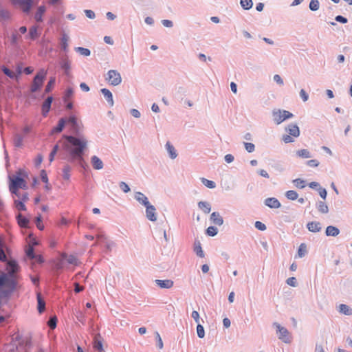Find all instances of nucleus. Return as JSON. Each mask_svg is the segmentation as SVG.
<instances>
[{
	"instance_id": "1",
	"label": "nucleus",
	"mask_w": 352,
	"mask_h": 352,
	"mask_svg": "<svg viewBox=\"0 0 352 352\" xmlns=\"http://www.w3.org/2000/svg\"><path fill=\"white\" fill-rule=\"evenodd\" d=\"M65 139L63 146L64 149L70 155L72 159L82 160V153L87 147V141L83 138L64 135Z\"/></svg>"
},
{
	"instance_id": "2",
	"label": "nucleus",
	"mask_w": 352,
	"mask_h": 352,
	"mask_svg": "<svg viewBox=\"0 0 352 352\" xmlns=\"http://www.w3.org/2000/svg\"><path fill=\"white\" fill-rule=\"evenodd\" d=\"M28 178V173L25 169H19L14 175L9 176V190L11 193L18 195L20 188L27 189L26 179Z\"/></svg>"
},
{
	"instance_id": "3",
	"label": "nucleus",
	"mask_w": 352,
	"mask_h": 352,
	"mask_svg": "<svg viewBox=\"0 0 352 352\" xmlns=\"http://www.w3.org/2000/svg\"><path fill=\"white\" fill-rule=\"evenodd\" d=\"M286 132L289 134L284 135L282 140L285 143H291L294 141V138H298L300 135V129L296 124H290L285 128Z\"/></svg>"
},
{
	"instance_id": "4",
	"label": "nucleus",
	"mask_w": 352,
	"mask_h": 352,
	"mask_svg": "<svg viewBox=\"0 0 352 352\" xmlns=\"http://www.w3.org/2000/svg\"><path fill=\"white\" fill-rule=\"evenodd\" d=\"M47 72L44 69H41L37 73V74L34 78L32 85L31 86L32 92H36L42 87Z\"/></svg>"
},
{
	"instance_id": "5",
	"label": "nucleus",
	"mask_w": 352,
	"mask_h": 352,
	"mask_svg": "<svg viewBox=\"0 0 352 352\" xmlns=\"http://www.w3.org/2000/svg\"><path fill=\"white\" fill-rule=\"evenodd\" d=\"M273 120L276 124H280L287 119L292 118L294 115L286 110H274L272 112Z\"/></svg>"
},
{
	"instance_id": "6",
	"label": "nucleus",
	"mask_w": 352,
	"mask_h": 352,
	"mask_svg": "<svg viewBox=\"0 0 352 352\" xmlns=\"http://www.w3.org/2000/svg\"><path fill=\"white\" fill-rule=\"evenodd\" d=\"M274 326L276 327L278 338L285 343L291 342L292 336L288 330L278 323H274Z\"/></svg>"
},
{
	"instance_id": "7",
	"label": "nucleus",
	"mask_w": 352,
	"mask_h": 352,
	"mask_svg": "<svg viewBox=\"0 0 352 352\" xmlns=\"http://www.w3.org/2000/svg\"><path fill=\"white\" fill-rule=\"evenodd\" d=\"M106 80L110 85L113 86H117L122 82L120 74L118 71L113 69L108 72Z\"/></svg>"
},
{
	"instance_id": "8",
	"label": "nucleus",
	"mask_w": 352,
	"mask_h": 352,
	"mask_svg": "<svg viewBox=\"0 0 352 352\" xmlns=\"http://www.w3.org/2000/svg\"><path fill=\"white\" fill-rule=\"evenodd\" d=\"M12 1L14 5L19 6L25 12H29L32 6V0H12Z\"/></svg>"
},
{
	"instance_id": "9",
	"label": "nucleus",
	"mask_w": 352,
	"mask_h": 352,
	"mask_svg": "<svg viewBox=\"0 0 352 352\" xmlns=\"http://www.w3.org/2000/svg\"><path fill=\"white\" fill-rule=\"evenodd\" d=\"M146 207V217L151 221H155L157 219L155 214V208L150 204Z\"/></svg>"
},
{
	"instance_id": "10",
	"label": "nucleus",
	"mask_w": 352,
	"mask_h": 352,
	"mask_svg": "<svg viewBox=\"0 0 352 352\" xmlns=\"http://www.w3.org/2000/svg\"><path fill=\"white\" fill-rule=\"evenodd\" d=\"M155 283L160 288L170 289L173 287L174 282L172 280H155Z\"/></svg>"
},
{
	"instance_id": "11",
	"label": "nucleus",
	"mask_w": 352,
	"mask_h": 352,
	"mask_svg": "<svg viewBox=\"0 0 352 352\" xmlns=\"http://www.w3.org/2000/svg\"><path fill=\"white\" fill-rule=\"evenodd\" d=\"M265 204L270 208H278L280 207V203L276 198L274 197L267 198L265 200Z\"/></svg>"
},
{
	"instance_id": "12",
	"label": "nucleus",
	"mask_w": 352,
	"mask_h": 352,
	"mask_svg": "<svg viewBox=\"0 0 352 352\" xmlns=\"http://www.w3.org/2000/svg\"><path fill=\"white\" fill-rule=\"evenodd\" d=\"M91 163L93 168L96 170H100L103 168L104 166L102 161L96 155L91 157Z\"/></svg>"
},
{
	"instance_id": "13",
	"label": "nucleus",
	"mask_w": 352,
	"mask_h": 352,
	"mask_svg": "<svg viewBox=\"0 0 352 352\" xmlns=\"http://www.w3.org/2000/svg\"><path fill=\"white\" fill-rule=\"evenodd\" d=\"M338 311L345 316H351L352 315V308L349 305L345 304H340L338 307Z\"/></svg>"
},
{
	"instance_id": "14",
	"label": "nucleus",
	"mask_w": 352,
	"mask_h": 352,
	"mask_svg": "<svg viewBox=\"0 0 352 352\" xmlns=\"http://www.w3.org/2000/svg\"><path fill=\"white\" fill-rule=\"evenodd\" d=\"M211 221L217 226H221L223 223V218L219 212H214L210 215Z\"/></svg>"
},
{
	"instance_id": "15",
	"label": "nucleus",
	"mask_w": 352,
	"mask_h": 352,
	"mask_svg": "<svg viewBox=\"0 0 352 352\" xmlns=\"http://www.w3.org/2000/svg\"><path fill=\"white\" fill-rule=\"evenodd\" d=\"M135 198L140 204H142L144 206H146L150 204L148 200V198L143 193H142L140 192H137L135 193Z\"/></svg>"
},
{
	"instance_id": "16",
	"label": "nucleus",
	"mask_w": 352,
	"mask_h": 352,
	"mask_svg": "<svg viewBox=\"0 0 352 352\" xmlns=\"http://www.w3.org/2000/svg\"><path fill=\"white\" fill-rule=\"evenodd\" d=\"M40 175H41V180L45 184V189L47 191H50L52 189V186H51L50 184L49 183L48 177H47L46 171L45 170H42L41 171Z\"/></svg>"
},
{
	"instance_id": "17",
	"label": "nucleus",
	"mask_w": 352,
	"mask_h": 352,
	"mask_svg": "<svg viewBox=\"0 0 352 352\" xmlns=\"http://www.w3.org/2000/svg\"><path fill=\"white\" fill-rule=\"evenodd\" d=\"M101 92L103 94V96H104V98H106L107 102L110 104V106H113V96H112L111 92L106 88L102 89Z\"/></svg>"
},
{
	"instance_id": "18",
	"label": "nucleus",
	"mask_w": 352,
	"mask_h": 352,
	"mask_svg": "<svg viewBox=\"0 0 352 352\" xmlns=\"http://www.w3.org/2000/svg\"><path fill=\"white\" fill-rule=\"evenodd\" d=\"M52 97H48L45 101L43 102L42 105V111L43 114L44 116H46V114L49 112L51 107V104L52 102Z\"/></svg>"
},
{
	"instance_id": "19",
	"label": "nucleus",
	"mask_w": 352,
	"mask_h": 352,
	"mask_svg": "<svg viewBox=\"0 0 352 352\" xmlns=\"http://www.w3.org/2000/svg\"><path fill=\"white\" fill-rule=\"evenodd\" d=\"M16 219H17L18 224L19 225L20 227H21V228H28V227L29 220L26 217L23 216L21 214L19 213L16 216Z\"/></svg>"
},
{
	"instance_id": "20",
	"label": "nucleus",
	"mask_w": 352,
	"mask_h": 352,
	"mask_svg": "<svg viewBox=\"0 0 352 352\" xmlns=\"http://www.w3.org/2000/svg\"><path fill=\"white\" fill-rule=\"evenodd\" d=\"M66 122L71 124L74 131H77L79 130L80 126L76 116H70L67 120H66Z\"/></svg>"
},
{
	"instance_id": "21",
	"label": "nucleus",
	"mask_w": 352,
	"mask_h": 352,
	"mask_svg": "<svg viewBox=\"0 0 352 352\" xmlns=\"http://www.w3.org/2000/svg\"><path fill=\"white\" fill-rule=\"evenodd\" d=\"M45 12V7L44 6H39L34 16L35 20L38 22L43 21V15Z\"/></svg>"
},
{
	"instance_id": "22",
	"label": "nucleus",
	"mask_w": 352,
	"mask_h": 352,
	"mask_svg": "<svg viewBox=\"0 0 352 352\" xmlns=\"http://www.w3.org/2000/svg\"><path fill=\"white\" fill-rule=\"evenodd\" d=\"M307 228L310 232H317L321 230L319 222L312 221L307 224Z\"/></svg>"
},
{
	"instance_id": "23",
	"label": "nucleus",
	"mask_w": 352,
	"mask_h": 352,
	"mask_svg": "<svg viewBox=\"0 0 352 352\" xmlns=\"http://www.w3.org/2000/svg\"><path fill=\"white\" fill-rule=\"evenodd\" d=\"M325 233L327 236H336L339 234L340 230L336 227L329 226L326 228Z\"/></svg>"
},
{
	"instance_id": "24",
	"label": "nucleus",
	"mask_w": 352,
	"mask_h": 352,
	"mask_svg": "<svg viewBox=\"0 0 352 352\" xmlns=\"http://www.w3.org/2000/svg\"><path fill=\"white\" fill-rule=\"evenodd\" d=\"M65 123H66V120L64 118H61L58 121V125L52 129V133L61 132L65 125Z\"/></svg>"
},
{
	"instance_id": "25",
	"label": "nucleus",
	"mask_w": 352,
	"mask_h": 352,
	"mask_svg": "<svg viewBox=\"0 0 352 352\" xmlns=\"http://www.w3.org/2000/svg\"><path fill=\"white\" fill-rule=\"evenodd\" d=\"M199 208L203 210V212L206 214H208L211 210L210 205L208 202L200 201L198 204Z\"/></svg>"
},
{
	"instance_id": "26",
	"label": "nucleus",
	"mask_w": 352,
	"mask_h": 352,
	"mask_svg": "<svg viewBox=\"0 0 352 352\" xmlns=\"http://www.w3.org/2000/svg\"><path fill=\"white\" fill-rule=\"evenodd\" d=\"M28 36L32 40H35L39 36V34L38 33V27L37 26H32L29 30V34Z\"/></svg>"
},
{
	"instance_id": "27",
	"label": "nucleus",
	"mask_w": 352,
	"mask_h": 352,
	"mask_svg": "<svg viewBox=\"0 0 352 352\" xmlns=\"http://www.w3.org/2000/svg\"><path fill=\"white\" fill-rule=\"evenodd\" d=\"M61 256L63 258H66L67 262L68 263L75 265H78L77 258L74 256H73V255L67 256L66 254L63 253L61 254Z\"/></svg>"
},
{
	"instance_id": "28",
	"label": "nucleus",
	"mask_w": 352,
	"mask_h": 352,
	"mask_svg": "<svg viewBox=\"0 0 352 352\" xmlns=\"http://www.w3.org/2000/svg\"><path fill=\"white\" fill-rule=\"evenodd\" d=\"M37 301H38V311L39 313H42L45 310V303L42 299L41 294H37Z\"/></svg>"
},
{
	"instance_id": "29",
	"label": "nucleus",
	"mask_w": 352,
	"mask_h": 352,
	"mask_svg": "<svg viewBox=\"0 0 352 352\" xmlns=\"http://www.w3.org/2000/svg\"><path fill=\"white\" fill-rule=\"evenodd\" d=\"M166 146L170 157L172 159H175L177 157V154L173 146L171 145L170 143L168 142L166 144Z\"/></svg>"
},
{
	"instance_id": "30",
	"label": "nucleus",
	"mask_w": 352,
	"mask_h": 352,
	"mask_svg": "<svg viewBox=\"0 0 352 352\" xmlns=\"http://www.w3.org/2000/svg\"><path fill=\"white\" fill-rule=\"evenodd\" d=\"M94 346L96 349L98 350L100 352L103 351L102 342L100 340V336L95 337Z\"/></svg>"
},
{
	"instance_id": "31",
	"label": "nucleus",
	"mask_w": 352,
	"mask_h": 352,
	"mask_svg": "<svg viewBox=\"0 0 352 352\" xmlns=\"http://www.w3.org/2000/svg\"><path fill=\"white\" fill-rule=\"evenodd\" d=\"M297 155L302 158L311 157V153L307 149H301L297 151Z\"/></svg>"
},
{
	"instance_id": "32",
	"label": "nucleus",
	"mask_w": 352,
	"mask_h": 352,
	"mask_svg": "<svg viewBox=\"0 0 352 352\" xmlns=\"http://www.w3.org/2000/svg\"><path fill=\"white\" fill-rule=\"evenodd\" d=\"M285 196L288 199L294 201L298 199V195L295 190H288Z\"/></svg>"
},
{
	"instance_id": "33",
	"label": "nucleus",
	"mask_w": 352,
	"mask_h": 352,
	"mask_svg": "<svg viewBox=\"0 0 352 352\" xmlns=\"http://www.w3.org/2000/svg\"><path fill=\"white\" fill-rule=\"evenodd\" d=\"M240 3L241 7L245 10H250L253 6L252 0H241Z\"/></svg>"
},
{
	"instance_id": "34",
	"label": "nucleus",
	"mask_w": 352,
	"mask_h": 352,
	"mask_svg": "<svg viewBox=\"0 0 352 352\" xmlns=\"http://www.w3.org/2000/svg\"><path fill=\"white\" fill-rule=\"evenodd\" d=\"M194 250L198 256H199L201 258L204 256V253L202 250V248H201V244L199 242H198L197 244H195Z\"/></svg>"
},
{
	"instance_id": "35",
	"label": "nucleus",
	"mask_w": 352,
	"mask_h": 352,
	"mask_svg": "<svg viewBox=\"0 0 352 352\" xmlns=\"http://www.w3.org/2000/svg\"><path fill=\"white\" fill-rule=\"evenodd\" d=\"M14 206L18 210H21V211L26 210V206L24 204L23 201H22L15 200Z\"/></svg>"
},
{
	"instance_id": "36",
	"label": "nucleus",
	"mask_w": 352,
	"mask_h": 352,
	"mask_svg": "<svg viewBox=\"0 0 352 352\" xmlns=\"http://www.w3.org/2000/svg\"><path fill=\"white\" fill-rule=\"evenodd\" d=\"M293 183L295 185V186L298 188H303L306 186L305 181L299 178L293 180Z\"/></svg>"
},
{
	"instance_id": "37",
	"label": "nucleus",
	"mask_w": 352,
	"mask_h": 352,
	"mask_svg": "<svg viewBox=\"0 0 352 352\" xmlns=\"http://www.w3.org/2000/svg\"><path fill=\"white\" fill-rule=\"evenodd\" d=\"M70 170H71V168L69 166H65L63 169V179H65V180H69V177H70Z\"/></svg>"
},
{
	"instance_id": "38",
	"label": "nucleus",
	"mask_w": 352,
	"mask_h": 352,
	"mask_svg": "<svg viewBox=\"0 0 352 352\" xmlns=\"http://www.w3.org/2000/svg\"><path fill=\"white\" fill-rule=\"evenodd\" d=\"M319 1L318 0H311L309 3V8L312 11H316L319 8Z\"/></svg>"
},
{
	"instance_id": "39",
	"label": "nucleus",
	"mask_w": 352,
	"mask_h": 352,
	"mask_svg": "<svg viewBox=\"0 0 352 352\" xmlns=\"http://www.w3.org/2000/svg\"><path fill=\"white\" fill-rule=\"evenodd\" d=\"M201 180L202 183L209 188H214L216 186L215 183L212 181L208 180L205 178H201Z\"/></svg>"
},
{
	"instance_id": "40",
	"label": "nucleus",
	"mask_w": 352,
	"mask_h": 352,
	"mask_svg": "<svg viewBox=\"0 0 352 352\" xmlns=\"http://www.w3.org/2000/svg\"><path fill=\"white\" fill-rule=\"evenodd\" d=\"M318 209L322 213H327L329 210L327 204L322 201L318 204Z\"/></svg>"
},
{
	"instance_id": "41",
	"label": "nucleus",
	"mask_w": 352,
	"mask_h": 352,
	"mask_svg": "<svg viewBox=\"0 0 352 352\" xmlns=\"http://www.w3.org/2000/svg\"><path fill=\"white\" fill-rule=\"evenodd\" d=\"M14 144L17 147L21 146L23 144V138L18 134L15 135L14 138Z\"/></svg>"
},
{
	"instance_id": "42",
	"label": "nucleus",
	"mask_w": 352,
	"mask_h": 352,
	"mask_svg": "<svg viewBox=\"0 0 352 352\" xmlns=\"http://www.w3.org/2000/svg\"><path fill=\"white\" fill-rule=\"evenodd\" d=\"M26 255L28 258L33 259L35 256L34 253V248L32 245H29L27 249L25 250Z\"/></svg>"
},
{
	"instance_id": "43",
	"label": "nucleus",
	"mask_w": 352,
	"mask_h": 352,
	"mask_svg": "<svg viewBox=\"0 0 352 352\" xmlns=\"http://www.w3.org/2000/svg\"><path fill=\"white\" fill-rule=\"evenodd\" d=\"M2 71L6 76L10 77V78H14L16 77L14 72L11 71L10 69H9L8 67H6L5 66L2 67Z\"/></svg>"
},
{
	"instance_id": "44",
	"label": "nucleus",
	"mask_w": 352,
	"mask_h": 352,
	"mask_svg": "<svg viewBox=\"0 0 352 352\" xmlns=\"http://www.w3.org/2000/svg\"><path fill=\"white\" fill-rule=\"evenodd\" d=\"M197 333L198 337L200 338H203L205 336V331H204V327L201 324H200L199 323H198V324L197 326Z\"/></svg>"
},
{
	"instance_id": "45",
	"label": "nucleus",
	"mask_w": 352,
	"mask_h": 352,
	"mask_svg": "<svg viewBox=\"0 0 352 352\" xmlns=\"http://www.w3.org/2000/svg\"><path fill=\"white\" fill-rule=\"evenodd\" d=\"M54 84H55V78L54 77L50 78L49 82H47V85H46L45 92H47V93L50 92L52 90V89L53 88Z\"/></svg>"
},
{
	"instance_id": "46",
	"label": "nucleus",
	"mask_w": 352,
	"mask_h": 352,
	"mask_svg": "<svg viewBox=\"0 0 352 352\" xmlns=\"http://www.w3.org/2000/svg\"><path fill=\"white\" fill-rule=\"evenodd\" d=\"M76 50L78 52H79L82 56H88L90 55V50L87 48L78 47Z\"/></svg>"
},
{
	"instance_id": "47",
	"label": "nucleus",
	"mask_w": 352,
	"mask_h": 352,
	"mask_svg": "<svg viewBox=\"0 0 352 352\" xmlns=\"http://www.w3.org/2000/svg\"><path fill=\"white\" fill-rule=\"evenodd\" d=\"M74 91L72 88H67L64 96V100L65 102H67L69 98H71L73 96Z\"/></svg>"
},
{
	"instance_id": "48",
	"label": "nucleus",
	"mask_w": 352,
	"mask_h": 352,
	"mask_svg": "<svg viewBox=\"0 0 352 352\" xmlns=\"http://www.w3.org/2000/svg\"><path fill=\"white\" fill-rule=\"evenodd\" d=\"M206 233L209 236H214L217 234V229L214 226H210L207 228Z\"/></svg>"
},
{
	"instance_id": "49",
	"label": "nucleus",
	"mask_w": 352,
	"mask_h": 352,
	"mask_svg": "<svg viewBox=\"0 0 352 352\" xmlns=\"http://www.w3.org/2000/svg\"><path fill=\"white\" fill-rule=\"evenodd\" d=\"M68 39H69V38H68L67 35L65 34H64L61 38V45L64 50H66V49L68 46V44H67Z\"/></svg>"
},
{
	"instance_id": "50",
	"label": "nucleus",
	"mask_w": 352,
	"mask_h": 352,
	"mask_svg": "<svg viewBox=\"0 0 352 352\" xmlns=\"http://www.w3.org/2000/svg\"><path fill=\"white\" fill-rule=\"evenodd\" d=\"M36 227L40 230H43L44 229V225L42 223V217H41V214H39L38 217H36Z\"/></svg>"
},
{
	"instance_id": "51",
	"label": "nucleus",
	"mask_w": 352,
	"mask_h": 352,
	"mask_svg": "<svg viewBox=\"0 0 352 352\" xmlns=\"http://www.w3.org/2000/svg\"><path fill=\"white\" fill-rule=\"evenodd\" d=\"M306 253V245L305 244H301L298 248V254L300 257H302L305 256Z\"/></svg>"
},
{
	"instance_id": "52",
	"label": "nucleus",
	"mask_w": 352,
	"mask_h": 352,
	"mask_svg": "<svg viewBox=\"0 0 352 352\" xmlns=\"http://www.w3.org/2000/svg\"><path fill=\"white\" fill-rule=\"evenodd\" d=\"M244 146H245L246 151L249 153H252L254 151L255 146H254V144L252 143L245 142Z\"/></svg>"
},
{
	"instance_id": "53",
	"label": "nucleus",
	"mask_w": 352,
	"mask_h": 352,
	"mask_svg": "<svg viewBox=\"0 0 352 352\" xmlns=\"http://www.w3.org/2000/svg\"><path fill=\"white\" fill-rule=\"evenodd\" d=\"M120 186V188H121V190L125 192V193H127L130 191V188L129 186L124 182H121L119 184Z\"/></svg>"
},
{
	"instance_id": "54",
	"label": "nucleus",
	"mask_w": 352,
	"mask_h": 352,
	"mask_svg": "<svg viewBox=\"0 0 352 352\" xmlns=\"http://www.w3.org/2000/svg\"><path fill=\"white\" fill-rule=\"evenodd\" d=\"M56 322L57 318L56 317H52L48 321V325L51 329H54L56 327Z\"/></svg>"
},
{
	"instance_id": "55",
	"label": "nucleus",
	"mask_w": 352,
	"mask_h": 352,
	"mask_svg": "<svg viewBox=\"0 0 352 352\" xmlns=\"http://www.w3.org/2000/svg\"><path fill=\"white\" fill-rule=\"evenodd\" d=\"M58 150V145L56 144L54 146L53 150L50 154V161L52 162L54 160V156Z\"/></svg>"
},
{
	"instance_id": "56",
	"label": "nucleus",
	"mask_w": 352,
	"mask_h": 352,
	"mask_svg": "<svg viewBox=\"0 0 352 352\" xmlns=\"http://www.w3.org/2000/svg\"><path fill=\"white\" fill-rule=\"evenodd\" d=\"M255 227L256 228L261 231H264L267 228L266 226L263 223L258 221L255 222Z\"/></svg>"
},
{
	"instance_id": "57",
	"label": "nucleus",
	"mask_w": 352,
	"mask_h": 352,
	"mask_svg": "<svg viewBox=\"0 0 352 352\" xmlns=\"http://www.w3.org/2000/svg\"><path fill=\"white\" fill-rule=\"evenodd\" d=\"M0 261H3V262L6 261V255L3 249V245H2L1 242H0Z\"/></svg>"
},
{
	"instance_id": "58",
	"label": "nucleus",
	"mask_w": 352,
	"mask_h": 352,
	"mask_svg": "<svg viewBox=\"0 0 352 352\" xmlns=\"http://www.w3.org/2000/svg\"><path fill=\"white\" fill-rule=\"evenodd\" d=\"M319 164L320 163L317 160H310L307 162V164L311 167H317Z\"/></svg>"
},
{
	"instance_id": "59",
	"label": "nucleus",
	"mask_w": 352,
	"mask_h": 352,
	"mask_svg": "<svg viewBox=\"0 0 352 352\" xmlns=\"http://www.w3.org/2000/svg\"><path fill=\"white\" fill-rule=\"evenodd\" d=\"M155 335H156V339H157V346H158L160 349H162L163 348V346H164L162 340L159 333L157 332L155 333Z\"/></svg>"
},
{
	"instance_id": "60",
	"label": "nucleus",
	"mask_w": 352,
	"mask_h": 352,
	"mask_svg": "<svg viewBox=\"0 0 352 352\" xmlns=\"http://www.w3.org/2000/svg\"><path fill=\"white\" fill-rule=\"evenodd\" d=\"M287 283L292 286V287H296V279L295 277H290L287 280Z\"/></svg>"
},
{
	"instance_id": "61",
	"label": "nucleus",
	"mask_w": 352,
	"mask_h": 352,
	"mask_svg": "<svg viewBox=\"0 0 352 352\" xmlns=\"http://www.w3.org/2000/svg\"><path fill=\"white\" fill-rule=\"evenodd\" d=\"M300 96L304 102H306L308 100V98H309L308 94L304 89L300 90Z\"/></svg>"
},
{
	"instance_id": "62",
	"label": "nucleus",
	"mask_w": 352,
	"mask_h": 352,
	"mask_svg": "<svg viewBox=\"0 0 352 352\" xmlns=\"http://www.w3.org/2000/svg\"><path fill=\"white\" fill-rule=\"evenodd\" d=\"M191 316L196 322L199 323V314L197 311H193L191 314Z\"/></svg>"
},
{
	"instance_id": "63",
	"label": "nucleus",
	"mask_w": 352,
	"mask_h": 352,
	"mask_svg": "<svg viewBox=\"0 0 352 352\" xmlns=\"http://www.w3.org/2000/svg\"><path fill=\"white\" fill-rule=\"evenodd\" d=\"M85 12L86 16L89 19H94L96 16L95 13L92 10H85Z\"/></svg>"
},
{
	"instance_id": "64",
	"label": "nucleus",
	"mask_w": 352,
	"mask_h": 352,
	"mask_svg": "<svg viewBox=\"0 0 352 352\" xmlns=\"http://www.w3.org/2000/svg\"><path fill=\"white\" fill-rule=\"evenodd\" d=\"M131 115L136 118H138L140 117V113L138 110L135 109H133L131 110Z\"/></svg>"
}]
</instances>
